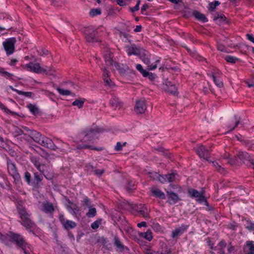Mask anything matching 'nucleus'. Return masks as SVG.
<instances>
[{"label":"nucleus","instance_id":"nucleus-1","mask_svg":"<svg viewBox=\"0 0 254 254\" xmlns=\"http://www.w3.org/2000/svg\"><path fill=\"white\" fill-rule=\"evenodd\" d=\"M30 137L35 142L50 150L56 151L58 148L51 139L36 130H31Z\"/></svg>","mask_w":254,"mask_h":254},{"label":"nucleus","instance_id":"nucleus-2","mask_svg":"<svg viewBox=\"0 0 254 254\" xmlns=\"http://www.w3.org/2000/svg\"><path fill=\"white\" fill-rule=\"evenodd\" d=\"M17 210L20 218L19 222L26 230H30L36 227V224L31 219V214L27 211L25 207L19 204L17 206Z\"/></svg>","mask_w":254,"mask_h":254},{"label":"nucleus","instance_id":"nucleus-3","mask_svg":"<svg viewBox=\"0 0 254 254\" xmlns=\"http://www.w3.org/2000/svg\"><path fill=\"white\" fill-rule=\"evenodd\" d=\"M5 238L12 243L15 244L17 248L25 249L27 247L29 248L28 244L25 241L24 238L20 234L10 231L7 234Z\"/></svg>","mask_w":254,"mask_h":254},{"label":"nucleus","instance_id":"nucleus-4","mask_svg":"<svg viewBox=\"0 0 254 254\" xmlns=\"http://www.w3.org/2000/svg\"><path fill=\"white\" fill-rule=\"evenodd\" d=\"M153 174V176L154 177V179L156 178L162 184H165L166 183H172L175 182L178 179V175L176 172H173L171 173L168 174L164 175H161L156 172L151 173Z\"/></svg>","mask_w":254,"mask_h":254},{"label":"nucleus","instance_id":"nucleus-5","mask_svg":"<svg viewBox=\"0 0 254 254\" xmlns=\"http://www.w3.org/2000/svg\"><path fill=\"white\" fill-rule=\"evenodd\" d=\"M188 194L190 197L195 198L196 201L199 203L204 202L205 205H208V203L204 195V191L199 192L195 189H189L188 190Z\"/></svg>","mask_w":254,"mask_h":254},{"label":"nucleus","instance_id":"nucleus-6","mask_svg":"<svg viewBox=\"0 0 254 254\" xmlns=\"http://www.w3.org/2000/svg\"><path fill=\"white\" fill-rule=\"evenodd\" d=\"M16 42V40L14 37L7 38L3 42L2 45L7 56L14 53Z\"/></svg>","mask_w":254,"mask_h":254},{"label":"nucleus","instance_id":"nucleus-7","mask_svg":"<svg viewBox=\"0 0 254 254\" xmlns=\"http://www.w3.org/2000/svg\"><path fill=\"white\" fill-rule=\"evenodd\" d=\"M237 156L239 160L244 163H246L248 167L254 169V161L247 152L239 151L237 153Z\"/></svg>","mask_w":254,"mask_h":254},{"label":"nucleus","instance_id":"nucleus-8","mask_svg":"<svg viewBox=\"0 0 254 254\" xmlns=\"http://www.w3.org/2000/svg\"><path fill=\"white\" fill-rule=\"evenodd\" d=\"M85 37L88 42L93 43L100 41L98 31L93 28H88L86 31Z\"/></svg>","mask_w":254,"mask_h":254},{"label":"nucleus","instance_id":"nucleus-9","mask_svg":"<svg viewBox=\"0 0 254 254\" xmlns=\"http://www.w3.org/2000/svg\"><path fill=\"white\" fill-rule=\"evenodd\" d=\"M84 135L82 138L84 142L93 141L98 138L99 130L98 129H90L86 130L83 132Z\"/></svg>","mask_w":254,"mask_h":254},{"label":"nucleus","instance_id":"nucleus-10","mask_svg":"<svg viewBox=\"0 0 254 254\" xmlns=\"http://www.w3.org/2000/svg\"><path fill=\"white\" fill-rule=\"evenodd\" d=\"M7 168L9 174L12 177L14 180L19 181L20 179V176L15 165L10 160L7 162Z\"/></svg>","mask_w":254,"mask_h":254},{"label":"nucleus","instance_id":"nucleus-11","mask_svg":"<svg viewBox=\"0 0 254 254\" xmlns=\"http://www.w3.org/2000/svg\"><path fill=\"white\" fill-rule=\"evenodd\" d=\"M41 210L48 214L51 218H53L54 212L55 211V208L51 202L46 201L42 203Z\"/></svg>","mask_w":254,"mask_h":254},{"label":"nucleus","instance_id":"nucleus-12","mask_svg":"<svg viewBox=\"0 0 254 254\" xmlns=\"http://www.w3.org/2000/svg\"><path fill=\"white\" fill-rule=\"evenodd\" d=\"M147 108L145 100H136L134 107V112L137 114H142L145 113Z\"/></svg>","mask_w":254,"mask_h":254},{"label":"nucleus","instance_id":"nucleus-13","mask_svg":"<svg viewBox=\"0 0 254 254\" xmlns=\"http://www.w3.org/2000/svg\"><path fill=\"white\" fill-rule=\"evenodd\" d=\"M136 211L146 220H149L150 218L149 212L150 209L144 204H140L137 206Z\"/></svg>","mask_w":254,"mask_h":254},{"label":"nucleus","instance_id":"nucleus-14","mask_svg":"<svg viewBox=\"0 0 254 254\" xmlns=\"http://www.w3.org/2000/svg\"><path fill=\"white\" fill-rule=\"evenodd\" d=\"M24 68L27 70L37 73H41L42 68L39 63L30 62L24 65Z\"/></svg>","mask_w":254,"mask_h":254},{"label":"nucleus","instance_id":"nucleus-15","mask_svg":"<svg viewBox=\"0 0 254 254\" xmlns=\"http://www.w3.org/2000/svg\"><path fill=\"white\" fill-rule=\"evenodd\" d=\"M196 152L200 158L209 161L210 153L209 150L203 145H200L196 149Z\"/></svg>","mask_w":254,"mask_h":254},{"label":"nucleus","instance_id":"nucleus-16","mask_svg":"<svg viewBox=\"0 0 254 254\" xmlns=\"http://www.w3.org/2000/svg\"><path fill=\"white\" fill-rule=\"evenodd\" d=\"M103 80L104 82L105 86H108L112 88L115 86V84L110 78V72L106 68L103 69Z\"/></svg>","mask_w":254,"mask_h":254},{"label":"nucleus","instance_id":"nucleus-17","mask_svg":"<svg viewBox=\"0 0 254 254\" xmlns=\"http://www.w3.org/2000/svg\"><path fill=\"white\" fill-rule=\"evenodd\" d=\"M114 240V245L116 247V249L117 251L128 253L129 249L123 244L118 237H115Z\"/></svg>","mask_w":254,"mask_h":254},{"label":"nucleus","instance_id":"nucleus-18","mask_svg":"<svg viewBox=\"0 0 254 254\" xmlns=\"http://www.w3.org/2000/svg\"><path fill=\"white\" fill-rule=\"evenodd\" d=\"M189 227V225L182 224L180 227L177 228L175 230L172 231V237L173 238H176L181 236L184 233L187 232Z\"/></svg>","mask_w":254,"mask_h":254},{"label":"nucleus","instance_id":"nucleus-19","mask_svg":"<svg viewBox=\"0 0 254 254\" xmlns=\"http://www.w3.org/2000/svg\"><path fill=\"white\" fill-rule=\"evenodd\" d=\"M168 202L170 204H174L181 200L179 195L172 190L167 191Z\"/></svg>","mask_w":254,"mask_h":254},{"label":"nucleus","instance_id":"nucleus-20","mask_svg":"<svg viewBox=\"0 0 254 254\" xmlns=\"http://www.w3.org/2000/svg\"><path fill=\"white\" fill-rule=\"evenodd\" d=\"M126 48V52L128 56H138L141 54V49L134 44L131 45L130 46H127Z\"/></svg>","mask_w":254,"mask_h":254},{"label":"nucleus","instance_id":"nucleus-21","mask_svg":"<svg viewBox=\"0 0 254 254\" xmlns=\"http://www.w3.org/2000/svg\"><path fill=\"white\" fill-rule=\"evenodd\" d=\"M243 251L245 254H254V242L247 241L243 247Z\"/></svg>","mask_w":254,"mask_h":254},{"label":"nucleus","instance_id":"nucleus-22","mask_svg":"<svg viewBox=\"0 0 254 254\" xmlns=\"http://www.w3.org/2000/svg\"><path fill=\"white\" fill-rule=\"evenodd\" d=\"M110 105L111 107L114 108L115 109L117 108H120L123 106L122 102L120 101V99L115 95H113L110 100Z\"/></svg>","mask_w":254,"mask_h":254},{"label":"nucleus","instance_id":"nucleus-23","mask_svg":"<svg viewBox=\"0 0 254 254\" xmlns=\"http://www.w3.org/2000/svg\"><path fill=\"white\" fill-rule=\"evenodd\" d=\"M151 192L153 195L156 197L160 199H164L166 198L165 193L160 189L157 188H153L151 190Z\"/></svg>","mask_w":254,"mask_h":254},{"label":"nucleus","instance_id":"nucleus-24","mask_svg":"<svg viewBox=\"0 0 254 254\" xmlns=\"http://www.w3.org/2000/svg\"><path fill=\"white\" fill-rule=\"evenodd\" d=\"M113 55L110 52L104 55V60L107 65L110 66L113 64Z\"/></svg>","mask_w":254,"mask_h":254},{"label":"nucleus","instance_id":"nucleus-25","mask_svg":"<svg viewBox=\"0 0 254 254\" xmlns=\"http://www.w3.org/2000/svg\"><path fill=\"white\" fill-rule=\"evenodd\" d=\"M141 61L146 64L149 65L150 64V60L149 58V55L146 51H143L142 52H141V54L139 55Z\"/></svg>","mask_w":254,"mask_h":254},{"label":"nucleus","instance_id":"nucleus-26","mask_svg":"<svg viewBox=\"0 0 254 254\" xmlns=\"http://www.w3.org/2000/svg\"><path fill=\"white\" fill-rule=\"evenodd\" d=\"M210 76L212 77L214 83L217 87L221 88L223 86V83L221 78L220 77H216L213 72H211L210 74Z\"/></svg>","mask_w":254,"mask_h":254},{"label":"nucleus","instance_id":"nucleus-27","mask_svg":"<svg viewBox=\"0 0 254 254\" xmlns=\"http://www.w3.org/2000/svg\"><path fill=\"white\" fill-rule=\"evenodd\" d=\"M192 15L197 19L203 22H206L207 21V18L205 16V15L197 10H194L192 12Z\"/></svg>","mask_w":254,"mask_h":254},{"label":"nucleus","instance_id":"nucleus-28","mask_svg":"<svg viewBox=\"0 0 254 254\" xmlns=\"http://www.w3.org/2000/svg\"><path fill=\"white\" fill-rule=\"evenodd\" d=\"M74 206L75 207L73 208L71 206L67 205H66V207L70 214H71L73 216L76 217L79 211V209L76 204H74Z\"/></svg>","mask_w":254,"mask_h":254},{"label":"nucleus","instance_id":"nucleus-29","mask_svg":"<svg viewBox=\"0 0 254 254\" xmlns=\"http://www.w3.org/2000/svg\"><path fill=\"white\" fill-rule=\"evenodd\" d=\"M76 226V223L71 220H67L65 223L64 224L63 227L65 230H69L70 229H73Z\"/></svg>","mask_w":254,"mask_h":254},{"label":"nucleus","instance_id":"nucleus-30","mask_svg":"<svg viewBox=\"0 0 254 254\" xmlns=\"http://www.w3.org/2000/svg\"><path fill=\"white\" fill-rule=\"evenodd\" d=\"M140 236L148 241H151L153 239L152 233L150 230H148L145 233H141Z\"/></svg>","mask_w":254,"mask_h":254},{"label":"nucleus","instance_id":"nucleus-31","mask_svg":"<svg viewBox=\"0 0 254 254\" xmlns=\"http://www.w3.org/2000/svg\"><path fill=\"white\" fill-rule=\"evenodd\" d=\"M88 211L86 213V216L88 218H92L95 217L97 214L96 209L95 207H93V206L88 207Z\"/></svg>","mask_w":254,"mask_h":254},{"label":"nucleus","instance_id":"nucleus-32","mask_svg":"<svg viewBox=\"0 0 254 254\" xmlns=\"http://www.w3.org/2000/svg\"><path fill=\"white\" fill-rule=\"evenodd\" d=\"M81 204L83 206L88 208L92 206L91 201L87 196H84L81 200Z\"/></svg>","mask_w":254,"mask_h":254},{"label":"nucleus","instance_id":"nucleus-33","mask_svg":"<svg viewBox=\"0 0 254 254\" xmlns=\"http://www.w3.org/2000/svg\"><path fill=\"white\" fill-rule=\"evenodd\" d=\"M27 108L29 109L30 112L34 115H37L39 114V109L35 105L32 104H29L27 105Z\"/></svg>","mask_w":254,"mask_h":254},{"label":"nucleus","instance_id":"nucleus-34","mask_svg":"<svg viewBox=\"0 0 254 254\" xmlns=\"http://www.w3.org/2000/svg\"><path fill=\"white\" fill-rule=\"evenodd\" d=\"M135 189L134 183L132 181H128L126 186V189L129 193L131 192L133 190H135Z\"/></svg>","mask_w":254,"mask_h":254},{"label":"nucleus","instance_id":"nucleus-35","mask_svg":"<svg viewBox=\"0 0 254 254\" xmlns=\"http://www.w3.org/2000/svg\"><path fill=\"white\" fill-rule=\"evenodd\" d=\"M228 163L231 165H237L239 164V159L237 156V154L232 157L230 156Z\"/></svg>","mask_w":254,"mask_h":254},{"label":"nucleus","instance_id":"nucleus-36","mask_svg":"<svg viewBox=\"0 0 254 254\" xmlns=\"http://www.w3.org/2000/svg\"><path fill=\"white\" fill-rule=\"evenodd\" d=\"M165 89L172 94L177 95L178 94V92L177 91L178 88L175 85V84H172L170 87L167 88H165Z\"/></svg>","mask_w":254,"mask_h":254},{"label":"nucleus","instance_id":"nucleus-37","mask_svg":"<svg viewBox=\"0 0 254 254\" xmlns=\"http://www.w3.org/2000/svg\"><path fill=\"white\" fill-rule=\"evenodd\" d=\"M234 118L235 119V125L234 126L231 124L228 125V128H229V131H231L233 130L235 128H236L238 126V125L240 123V119H238L236 116H235Z\"/></svg>","mask_w":254,"mask_h":254},{"label":"nucleus","instance_id":"nucleus-38","mask_svg":"<svg viewBox=\"0 0 254 254\" xmlns=\"http://www.w3.org/2000/svg\"><path fill=\"white\" fill-rule=\"evenodd\" d=\"M220 4V2L218 0H214L213 2H211L208 4V10L210 11H213L216 6H218Z\"/></svg>","mask_w":254,"mask_h":254},{"label":"nucleus","instance_id":"nucleus-39","mask_svg":"<svg viewBox=\"0 0 254 254\" xmlns=\"http://www.w3.org/2000/svg\"><path fill=\"white\" fill-rule=\"evenodd\" d=\"M40 160V159L39 157L35 156H32L30 157V161L35 167L42 164Z\"/></svg>","mask_w":254,"mask_h":254},{"label":"nucleus","instance_id":"nucleus-40","mask_svg":"<svg viewBox=\"0 0 254 254\" xmlns=\"http://www.w3.org/2000/svg\"><path fill=\"white\" fill-rule=\"evenodd\" d=\"M224 59L228 63L235 64L238 60V59L235 57L230 55H227L224 57Z\"/></svg>","mask_w":254,"mask_h":254},{"label":"nucleus","instance_id":"nucleus-41","mask_svg":"<svg viewBox=\"0 0 254 254\" xmlns=\"http://www.w3.org/2000/svg\"><path fill=\"white\" fill-rule=\"evenodd\" d=\"M57 90L59 93L62 95L67 96L71 94V92L68 90L64 89L60 87H57Z\"/></svg>","mask_w":254,"mask_h":254},{"label":"nucleus","instance_id":"nucleus-42","mask_svg":"<svg viewBox=\"0 0 254 254\" xmlns=\"http://www.w3.org/2000/svg\"><path fill=\"white\" fill-rule=\"evenodd\" d=\"M43 179V175L38 172L34 173V180L33 182H42Z\"/></svg>","mask_w":254,"mask_h":254},{"label":"nucleus","instance_id":"nucleus-43","mask_svg":"<svg viewBox=\"0 0 254 254\" xmlns=\"http://www.w3.org/2000/svg\"><path fill=\"white\" fill-rule=\"evenodd\" d=\"M101 221L102 220L101 219H99L93 222L91 225V228L94 230L98 228L99 225L101 224Z\"/></svg>","mask_w":254,"mask_h":254},{"label":"nucleus","instance_id":"nucleus-44","mask_svg":"<svg viewBox=\"0 0 254 254\" xmlns=\"http://www.w3.org/2000/svg\"><path fill=\"white\" fill-rule=\"evenodd\" d=\"M136 68L138 71L140 72V73L143 76H145L147 75V70L144 69L142 67V66L140 64H136Z\"/></svg>","mask_w":254,"mask_h":254},{"label":"nucleus","instance_id":"nucleus-45","mask_svg":"<svg viewBox=\"0 0 254 254\" xmlns=\"http://www.w3.org/2000/svg\"><path fill=\"white\" fill-rule=\"evenodd\" d=\"M24 179L28 185L31 184L32 180H31V174L30 173H29L27 171L25 172Z\"/></svg>","mask_w":254,"mask_h":254},{"label":"nucleus","instance_id":"nucleus-46","mask_svg":"<svg viewBox=\"0 0 254 254\" xmlns=\"http://www.w3.org/2000/svg\"><path fill=\"white\" fill-rule=\"evenodd\" d=\"M32 186L33 189L34 190H38L41 186L43 185V183L42 182H31L30 184Z\"/></svg>","mask_w":254,"mask_h":254},{"label":"nucleus","instance_id":"nucleus-47","mask_svg":"<svg viewBox=\"0 0 254 254\" xmlns=\"http://www.w3.org/2000/svg\"><path fill=\"white\" fill-rule=\"evenodd\" d=\"M101 12L100 9H92L90 11V15L92 17H94L97 15L101 14Z\"/></svg>","mask_w":254,"mask_h":254},{"label":"nucleus","instance_id":"nucleus-48","mask_svg":"<svg viewBox=\"0 0 254 254\" xmlns=\"http://www.w3.org/2000/svg\"><path fill=\"white\" fill-rule=\"evenodd\" d=\"M213 166L217 169L218 171L223 173L224 171L223 168H222L219 163L216 161H211Z\"/></svg>","mask_w":254,"mask_h":254},{"label":"nucleus","instance_id":"nucleus-49","mask_svg":"<svg viewBox=\"0 0 254 254\" xmlns=\"http://www.w3.org/2000/svg\"><path fill=\"white\" fill-rule=\"evenodd\" d=\"M126 144L127 142H124L123 144L120 142H118L115 147V150L117 151L122 150L123 146H126Z\"/></svg>","mask_w":254,"mask_h":254},{"label":"nucleus","instance_id":"nucleus-50","mask_svg":"<svg viewBox=\"0 0 254 254\" xmlns=\"http://www.w3.org/2000/svg\"><path fill=\"white\" fill-rule=\"evenodd\" d=\"M84 101L80 100H76L72 103L73 106H77L78 108H81L83 107Z\"/></svg>","mask_w":254,"mask_h":254},{"label":"nucleus","instance_id":"nucleus-51","mask_svg":"<svg viewBox=\"0 0 254 254\" xmlns=\"http://www.w3.org/2000/svg\"><path fill=\"white\" fill-rule=\"evenodd\" d=\"M78 148H81V147H78ZM81 148H88V149H90L91 150H97V151L103 150V148L102 147H93L92 146L89 145H83V147H82Z\"/></svg>","mask_w":254,"mask_h":254},{"label":"nucleus","instance_id":"nucleus-52","mask_svg":"<svg viewBox=\"0 0 254 254\" xmlns=\"http://www.w3.org/2000/svg\"><path fill=\"white\" fill-rule=\"evenodd\" d=\"M160 60H157L155 61V64H149V65H148V67H147V69L149 70H154L155 69H156L157 68V64L160 63Z\"/></svg>","mask_w":254,"mask_h":254},{"label":"nucleus","instance_id":"nucleus-53","mask_svg":"<svg viewBox=\"0 0 254 254\" xmlns=\"http://www.w3.org/2000/svg\"><path fill=\"white\" fill-rule=\"evenodd\" d=\"M129 35L127 33L121 32L120 33V37L125 42H126L128 40V38L129 37Z\"/></svg>","mask_w":254,"mask_h":254},{"label":"nucleus","instance_id":"nucleus-54","mask_svg":"<svg viewBox=\"0 0 254 254\" xmlns=\"http://www.w3.org/2000/svg\"><path fill=\"white\" fill-rule=\"evenodd\" d=\"M247 224L246 226V228L250 231L254 230V223H252V222L248 220L247 221Z\"/></svg>","mask_w":254,"mask_h":254},{"label":"nucleus","instance_id":"nucleus-55","mask_svg":"<svg viewBox=\"0 0 254 254\" xmlns=\"http://www.w3.org/2000/svg\"><path fill=\"white\" fill-rule=\"evenodd\" d=\"M146 73L147 75L144 77H148L151 81H153L156 77V74L152 73V72H149L147 71Z\"/></svg>","mask_w":254,"mask_h":254},{"label":"nucleus","instance_id":"nucleus-56","mask_svg":"<svg viewBox=\"0 0 254 254\" xmlns=\"http://www.w3.org/2000/svg\"><path fill=\"white\" fill-rule=\"evenodd\" d=\"M217 49L218 51H220L221 52H227V48L224 45H223L222 44H220V43L218 44L217 45Z\"/></svg>","mask_w":254,"mask_h":254},{"label":"nucleus","instance_id":"nucleus-57","mask_svg":"<svg viewBox=\"0 0 254 254\" xmlns=\"http://www.w3.org/2000/svg\"><path fill=\"white\" fill-rule=\"evenodd\" d=\"M46 167V165L44 164H41L39 165V166L36 167V168L37 169V170L41 173V174L44 175L45 173V169H44V167Z\"/></svg>","mask_w":254,"mask_h":254},{"label":"nucleus","instance_id":"nucleus-58","mask_svg":"<svg viewBox=\"0 0 254 254\" xmlns=\"http://www.w3.org/2000/svg\"><path fill=\"white\" fill-rule=\"evenodd\" d=\"M104 172L105 170L104 169H96L94 171V174L98 177L101 176L104 174Z\"/></svg>","mask_w":254,"mask_h":254},{"label":"nucleus","instance_id":"nucleus-59","mask_svg":"<svg viewBox=\"0 0 254 254\" xmlns=\"http://www.w3.org/2000/svg\"><path fill=\"white\" fill-rule=\"evenodd\" d=\"M115 65L116 68L119 71L120 73L123 74L126 73V70L124 68L120 67L119 64H116Z\"/></svg>","mask_w":254,"mask_h":254},{"label":"nucleus","instance_id":"nucleus-60","mask_svg":"<svg viewBox=\"0 0 254 254\" xmlns=\"http://www.w3.org/2000/svg\"><path fill=\"white\" fill-rule=\"evenodd\" d=\"M38 54L40 56L47 55L49 53V51L46 49H40L38 51Z\"/></svg>","mask_w":254,"mask_h":254},{"label":"nucleus","instance_id":"nucleus-61","mask_svg":"<svg viewBox=\"0 0 254 254\" xmlns=\"http://www.w3.org/2000/svg\"><path fill=\"white\" fill-rule=\"evenodd\" d=\"M215 19H221L223 20H225L226 19V17L223 14H219L218 12L215 13Z\"/></svg>","mask_w":254,"mask_h":254},{"label":"nucleus","instance_id":"nucleus-62","mask_svg":"<svg viewBox=\"0 0 254 254\" xmlns=\"http://www.w3.org/2000/svg\"><path fill=\"white\" fill-rule=\"evenodd\" d=\"M59 220L61 224L63 225L67 220L65 219L64 216L63 214H60L59 215Z\"/></svg>","mask_w":254,"mask_h":254},{"label":"nucleus","instance_id":"nucleus-63","mask_svg":"<svg viewBox=\"0 0 254 254\" xmlns=\"http://www.w3.org/2000/svg\"><path fill=\"white\" fill-rule=\"evenodd\" d=\"M163 83L166 86L165 88H167L170 87L172 84H174L171 81L168 80V79L164 80Z\"/></svg>","mask_w":254,"mask_h":254},{"label":"nucleus","instance_id":"nucleus-64","mask_svg":"<svg viewBox=\"0 0 254 254\" xmlns=\"http://www.w3.org/2000/svg\"><path fill=\"white\" fill-rule=\"evenodd\" d=\"M2 76L7 78L11 79L13 75L7 71H4V72H3V75Z\"/></svg>","mask_w":254,"mask_h":254}]
</instances>
